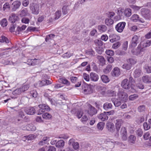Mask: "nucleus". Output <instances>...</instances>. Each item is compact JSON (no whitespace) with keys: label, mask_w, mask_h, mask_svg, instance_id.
Segmentation results:
<instances>
[{"label":"nucleus","mask_w":151,"mask_h":151,"mask_svg":"<svg viewBox=\"0 0 151 151\" xmlns=\"http://www.w3.org/2000/svg\"><path fill=\"white\" fill-rule=\"evenodd\" d=\"M117 96L119 100L122 101L126 102L127 100L128 94L122 89H119Z\"/></svg>","instance_id":"nucleus-1"},{"label":"nucleus","mask_w":151,"mask_h":151,"mask_svg":"<svg viewBox=\"0 0 151 151\" xmlns=\"http://www.w3.org/2000/svg\"><path fill=\"white\" fill-rule=\"evenodd\" d=\"M30 9L32 14L37 15L40 12V6L39 4L32 3L30 4Z\"/></svg>","instance_id":"nucleus-2"},{"label":"nucleus","mask_w":151,"mask_h":151,"mask_svg":"<svg viewBox=\"0 0 151 151\" xmlns=\"http://www.w3.org/2000/svg\"><path fill=\"white\" fill-rule=\"evenodd\" d=\"M39 107L40 109L37 111L38 115L41 114L45 111L50 110V108L48 106L44 104H40L39 105Z\"/></svg>","instance_id":"nucleus-3"},{"label":"nucleus","mask_w":151,"mask_h":151,"mask_svg":"<svg viewBox=\"0 0 151 151\" xmlns=\"http://www.w3.org/2000/svg\"><path fill=\"white\" fill-rule=\"evenodd\" d=\"M141 13L142 16L146 19H149L151 18V13L147 9H142L141 10Z\"/></svg>","instance_id":"nucleus-4"},{"label":"nucleus","mask_w":151,"mask_h":151,"mask_svg":"<svg viewBox=\"0 0 151 151\" xmlns=\"http://www.w3.org/2000/svg\"><path fill=\"white\" fill-rule=\"evenodd\" d=\"M126 23L125 22H122L118 23L115 26L116 30L119 33L122 32L124 29Z\"/></svg>","instance_id":"nucleus-5"},{"label":"nucleus","mask_w":151,"mask_h":151,"mask_svg":"<svg viewBox=\"0 0 151 151\" xmlns=\"http://www.w3.org/2000/svg\"><path fill=\"white\" fill-rule=\"evenodd\" d=\"M84 93L85 94H90L92 92L91 87L90 85L85 84L82 86Z\"/></svg>","instance_id":"nucleus-6"},{"label":"nucleus","mask_w":151,"mask_h":151,"mask_svg":"<svg viewBox=\"0 0 151 151\" xmlns=\"http://www.w3.org/2000/svg\"><path fill=\"white\" fill-rule=\"evenodd\" d=\"M88 107V110H86V111H87V113L89 115L92 116L97 113V110L96 109L91 105L89 104Z\"/></svg>","instance_id":"nucleus-7"},{"label":"nucleus","mask_w":151,"mask_h":151,"mask_svg":"<svg viewBox=\"0 0 151 151\" xmlns=\"http://www.w3.org/2000/svg\"><path fill=\"white\" fill-rule=\"evenodd\" d=\"M139 42L138 36L136 35H134L132 39L131 42L129 45L130 47H135Z\"/></svg>","instance_id":"nucleus-8"},{"label":"nucleus","mask_w":151,"mask_h":151,"mask_svg":"<svg viewBox=\"0 0 151 151\" xmlns=\"http://www.w3.org/2000/svg\"><path fill=\"white\" fill-rule=\"evenodd\" d=\"M121 86L125 89H128L131 87V85L129 83L127 79H125L122 82Z\"/></svg>","instance_id":"nucleus-9"},{"label":"nucleus","mask_w":151,"mask_h":151,"mask_svg":"<svg viewBox=\"0 0 151 151\" xmlns=\"http://www.w3.org/2000/svg\"><path fill=\"white\" fill-rule=\"evenodd\" d=\"M110 41L111 43L116 42L120 39V37L114 34H111L109 37Z\"/></svg>","instance_id":"nucleus-10"},{"label":"nucleus","mask_w":151,"mask_h":151,"mask_svg":"<svg viewBox=\"0 0 151 151\" xmlns=\"http://www.w3.org/2000/svg\"><path fill=\"white\" fill-rule=\"evenodd\" d=\"M21 5V2L20 1H14L12 4V11H16L18 9Z\"/></svg>","instance_id":"nucleus-11"},{"label":"nucleus","mask_w":151,"mask_h":151,"mask_svg":"<svg viewBox=\"0 0 151 151\" xmlns=\"http://www.w3.org/2000/svg\"><path fill=\"white\" fill-rule=\"evenodd\" d=\"M24 110L26 114L29 115H33L35 112V109L32 107L25 108Z\"/></svg>","instance_id":"nucleus-12"},{"label":"nucleus","mask_w":151,"mask_h":151,"mask_svg":"<svg viewBox=\"0 0 151 151\" xmlns=\"http://www.w3.org/2000/svg\"><path fill=\"white\" fill-rule=\"evenodd\" d=\"M19 18L14 13H12L9 16V21L12 23H15L18 21Z\"/></svg>","instance_id":"nucleus-13"},{"label":"nucleus","mask_w":151,"mask_h":151,"mask_svg":"<svg viewBox=\"0 0 151 151\" xmlns=\"http://www.w3.org/2000/svg\"><path fill=\"white\" fill-rule=\"evenodd\" d=\"M121 134L122 139L124 140H126L127 139V130L125 128H122L121 130Z\"/></svg>","instance_id":"nucleus-14"},{"label":"nucleus","mask_w":151,"mask_h":151,"mask_svg":"<svg viewBox=\"0 0 151 151\" xmlns=\"http://www.w3.org/2000/svg\"><path fill=\"white\" fill-rule=\"evenodd\" d=\"M143 50V48L141 45V44H139L135 50L132 52L133 54L135 55H138L141 54V52Z\"/></svg>","instance_id":"nucleus-15"},{"label":"nucleus","mask_w":151,"mask_h":151,"mask_svg":"<svg viewBox=\"0 0 151 151\" xmlns=\"http://www.w3.org/2000/svg\"><path fill=\"white\" fill-rule=\"evenodd\" d=\"M23 129L30 131H35L36 129V128L32 123H31L28 124L25 127H24Z\"/></svg>","instance_id":"nucleus-16"},{"label":"nucleus","mask_w":151,"mask_h":151,"mask_svg":"<svg viewBox=\"0 0 151 151\" xmlns=\"http://www.w3.org/2000/svg\"><path fill=\"white\" fill-rule=\"evenodd\" d=\"M90 77L91 81L94 82L97 81L99 79L98 75L95 73H91L90 74Z\"/></svg>","instance_id":"nucleus-17"},{"label":"nucleus","mask_w":151,"mask_h":151,"mask_svg":"<svg viewBox=\"0 0 151 151\" xmlns=\"http://www.w3.org/2000/svg\"><path fill=\"white\" fill-rule=\"evenodd\" d=\"M139 44L142 48H144L145 47L150 46L151 44V40H148L146 41H142Z\"/></svg>","instance_id":"nucleus-18"},{"label":"nucleus","mask_w":151,"mask_h":151,"mask_svg":"<svg viewBox=\"0 0 151 151\" xmlns=\"http://www.w3.org/2000/svg\"><path fill=\"white\" fill-rule=\"evenodd\" d=\"M106 128L110 132H112L115 129V127L113 123H106Z\"/></svg>","instance_id":"nucleus-19"},{"label":"nucleus","mask_w":151,"mask_h":151,"mask_svg":"<svg viewBox=\"0 0 151 151\" xmlns=\"http://www.w3.org/2000/svg\"><path fill=\"white\" fill-rule=\"evenodd\" d=\"M98 117L99 119L102 121L107 120L108 118L107 115L104 113H102L99 115L98 116Z\"/></svg>","instance_id":"nucleus-20"},{"label":"nucleus","mask_w":151,"mask_h":151,"mask_svg":"<svg viewBox=\"0 0 151 151\" xmlns=\"http://www.w3.org/2000/svg\"><path fill=\"white\" fill-rule=\"evenodd\" d=\"M142 80L143 82L146 83H149L151 82L150 77L147 75L143 76L142 78Z\"/></svg>","instance_id":"nucleus-21"},{"label":"nucleus","mask_w":151,"mask_h":151,"mask_svg":"<svg viewBox=\"0 0 151 151\" xmlns=\"http://www.w3.org/2000/svg\"><path fill=\"white\" fill-rule=\"evenodd\" d=\"M120 74V70L118 68H115L113 70L112 75L114 76H118Z\"/></svg>","instance_id":"nucleus-22"},{"label":"nucleus","mask_w":151,"mask_h":151,"mask_svg":"<svg viewBox=\"0 0 151 151\" xmlns=\"http://www.w3.org/2000/svg\"><path fill=\"white\" fill-rule=\"evenodd\" d=\"M26 27L27 26L25 25H23L21 27L18 26L17 28L16 33L19 34L21 32L24 30Z\"/></svg>","instance_id":"nucleus-23"},{"label":"nucleus","mask_w":151,"mask_h":151,"mask_svg":"<svg viewBox=\"0 0 151 151\" xmlns=\"http://www.w3.org/2000/svg\"><path fill=\"white\" fill-rule=\"evenodd\" d=\"M124 13L126 17H129L132 14V10L130 8H126L124 11Z\"/></svg>","instance_id":"nucleus-24"},{"label":"nucleus","mask_w":151,"mask_h":151,"mask_svg":"<svg viewBox=\"0 0 151 151\" xmlns=\"http://www.w3.org/2000/svg\"><path fill=\"white\" fill-rule=\"evenodd\" d=\"M111 100L115 106L118 107L121 104V102L117 99L112 98Z\"/></svg>","instance_id":"nucleus-25"},{"label":"nucleus","mask_w":151,"mask_h":151,"mask_svg":"<svg viewBox=\"0 0 151 151\" xmlns=\"http://www.w3.org/2000/svg\"><path fill=\"white\" fill-rule=\"evenodd\" d=\"M59 81L60 82L64 84H66L67 86H69L70 84V82L65 78H60L59 79Z\"/></svg>","instance_id":"nucleus-26"},{"label":"nucleus","mask_w":151,"mask_h":151,"mask_svg":"<svg viewBox=\"0 0 151 151\" xmlns=\"http://www.w3.org/2000/svg\"><path fill=\"white\" fill-rule=\"evenodd\" d=\"M59 81L60 82L64 84H66L67 86H69L70 84V82L65 78H60L59 79Z\"/></svg>","instance_id":"nucleus-27"},{"label":"nucleus","mask_w":151,"mask_h":151,"mask_svg":"<svg viewBox=\"0 0 151 151\" xmlns=\"http://www.w3.org/2000/svg\"><path fill=\"white\" fill-rule=\"evenodd\" d=\"M112 106V104L108 102L105 103L103 105V108L106 110H107L109 109H111Z\"/></svg>","instance_id":"nucleus-28"},{"label":"nucleus","mask_w":151,"mask_h":151,"mask_svg":"<svg viewBox=\"0 0 151 151\" xmlns=\"http://www.w3.org/2000/svg\"><path fill=\"white\" fill-rule=\"evenodd\" d=\"M106 24L108 26H110L114 24V21L112 19L106 18L105 20Z\"/></svg>","instance_id":"nucleus-29"},{"label":"nucleus","mask_w":151,"mask_h":151,"mask_svg":"<svg viewBox=\"0 0 151 151\" xmlns=\"http://www.w3.org/2000/svg\"><path fill=\"white\" fill-rule=\"evenodd\" d=\"M98 28L99 31L101 32H105L107 29L106 27L104 25H99Z\"/></svg>","instance_id":"nucleus-30"},{"label":"nucleus","mask_w":151,"mask_h":151,"mask_svg":"<svg viewBox=\"0 0 151 151\" xmlns=\"http://www.w3.org/2000/svg\"><path fill=\"white\" fill-rule=\"evenodd\" d=\"M141 71L139 69H136L134 71V75L135 78L139 77L141 74Z\"/></svg>","instance_id":"nucleus-31"},{"label":"nucleus","mask_w":151,"mask_h":151,"mask_svg":"<svg viewBox=\"0 0 151 151\" xmlns=\"http://www.w3.org/2000/svg\"><path fill=\"white\" fill-rule=\"evenodd\" d=\"M0 24L3 27H5L8 24V22L7 19L4 18L0 21Z\"/></svg>","instance_id":"nucleus-32"},{"label":"nucleus","mask_w":151,"mask_h":151,"mask_svg":"<svg viewBox=\"0 0 151 151\" xmlns=\"http://www.w3.org/2000/svg\"><path fill=\"white\" fill-rule=\"evenodd\" d=\"M112 69V65H108L106 68L103 70L105 74L109 73Z\"/></svg>","instance_id":"nucleus-33"},{"label":"nucleus","mask_w":151,"mask_h":151,"mask_svg":"<svg viewBox=\"0 0 151 151\" xmlns=\"http://www.w3.org/2000/svg\"><path fill=\"white\" fill-rule=\"evenodd\" d=\"M97 58L101 63V65H104L105 64V60L103 56L99 55L97 57Z\"/></svg>","instance_id":"nucleus-34"},{"label":"nucleus","mask_w":151,"mask_h":151,"mask_svg":"<svg viewBox=\"0 0 151 151\" xmlns=\"http://www.w3.org/2000/svg\"><path fill=\"white\" fill-rule=\"evenodd\" d=\"M10 8V6L8 3H6L3 5V9L4 11H8Z\"/></svg>","instance_id":"nucleus-35"},{"label":"nucleus","mask_w":151,"mask_h":151,"mask_svg":"<svg viewBox=\"0 0 151 151\" xmlns=\"http://www.w3.org/2000/svg\"><path fill=\"white\" fill-rule=\"evenodd\" d=\"M101 79L102 81L104 83H107L109 81V80L107 76L105 75H103L101 76Z\"/></svg>","instance_id":"nucleus-36"},{"label":"nucleus","mask_w":151,"mask_h":151,"mask_svg":"<svg viewBox=\"0 0 151 151\" xmlns=\"http://www.w3.org/2000/svg\"><path fill=\"white\" fill-rule=\"evenodd\" d=\"M95 49L96 52L99 54H101L104 52V49L102 47L98 46Z\"/></svg>","instance_id":"nucleus-37"},{"label":"nucleus","mask_w":151,"mask_h":151,"mask_svg":"<svg viewBox=\"0 0 151 151\" xmlns=\"http://www.w3.org/2000/svg\"><path fill=\"white\" fill-rule=\"evenodd\" d=\"M64 145V142L63 140H60L56 142V146L58 147H63Z\"/></svg>","instance_id":"nucleus-38"},{"label":"nucleus","mask_w":151,"mask_h":151,"mask_svg":"<svg viewBox=\"0 0 151 151\" xmlns=\"http://www.w3.org/2000/svg\"><path fill=\"white\" fill-rule=\"evenodd\" d=\"M145 72L147 73H151V66L148 65H145L144 67Z\"/></svg>","instance_id":"nucleus-39"},{"label":"nucleus","mask_w":151,"mask_h":151,"mask_svg":"<svg viewBox=\"0 0 151 151\" xmlns=\"http://www.w3.org/2000/svg\"><path fill=\"white\" fill-rule=\"evenodd\" d=\"M139 17L137 14H134L132 16L131 18L132 20L134 22H137L139 19Z\"/></svg>","instance_id":"nucleus-40"},{"label":"nucleus","mask_w":151,"mask_h":151,"mask_svg":"<svg viewBox=\"0 0 151 151\" xmlns=\"http://www.w3.org/2000/svg\"><path fill=\"white\" fill-rule=\"evenodd\" d=\"M127 62L132 66L136 64L137 63L136 60L133 58H129L127 60Z\"/></svg>","instance_id":"nucleus-41"},{"label":"nucleus","mask_w":151,"mask_h":151,"mask_svg":"<svg viewBox=\"0 0 151 151\" xmlns=\"http://www.w3.org/2000/svg\"><path fill=\"white\" fill-rule=\"evenodd\" d=\"M69 6V5H68L66 6V5H65L63 6L62 8V12L63 14H66L68 13V11L69 10L68 9H67V7Z\"/></svg>","instance_id":"nucleus-42"},{"label":"nucleus","mask_w":151,"mask_h":151,"mask_svg":"<svg viewBox=\"0 0 151 151\" xmlns=\"http://www.w3.org/2000/svg\"><path fill=\"white\" fill-rule=\"evenodd\" d=\"M42 117L44 119H50L52 117V116L50 114L47 113H45L42 115Z\"/></svg>","instance_id":"nucleus-43"},{"label":"nucleus","mask_w":151,"mask_h":151,"mask_svg":"<svg viewBox=\"0 0 151 151\" xmlns=\"http://www.w3.org/2000/svg\"><path fill=\"white\" fill-rule=\"evenodd\" d=\"M29 88V85L26 84L22 86V87L20 88L21 89L22 92L27 90Z\"/></svg>","instance_id":"nucleus-44"},{"label":"nucleus","mask_w":151,"mask_h":151,"mask_svg":"<svg viewBox=\"0 0 151 151\" xmlns=\"http://www.w3.org/2000/svg\"><path fill=\"white\" fill-rule=\"evenodd\" d=\"M37 59H29L27 60L28 64L30 65H34L36 64Z\"/></svg>","instance_id":"nucleus-45"},{"label":"nucleus","mask_w":151,"mask_h":151,"mask_svg":"<svg viewBox=\"0 0 151 151\" xmlns=\"http://www.w3.org/2000/svg\"><path fill=\"white\" fill-rule=\"evenodd\" d=\"M55 36V35L54 34H50L48 35L45 38V41L46 42H47L50 40L52 39Z\"/></svg>","instance_id":"nucleus-46"},{"label":"nucleus","mask_w":151,"mask_h":151,"mask_svg":"<svg viewBox=\"0 0 151 151\" xmlns=\"http://www.w3.org/2000/svg\"><path fill=\"white\" fill-rule=\"evenodd\" d=\"M131 65L128 63H124L122 66V68L123 69H125L127 70H129L131 69Z\"/></svg>","instance_id":"nucleus-47"},{"label":"nucleus","mask_w":151,"mask_h":151,"mask_svg":"<svg viewBox=\"0 0 151 151\" xmlns=\"http://www.w3.org/2000/svg\"><path fill=\"white\" fill-rule=\"evenodd\" d=\"M115 14L114 12H109L107 14V17L110 19H112L114 17L115 15Z\"/></svg>","instance_id":"nucleus-48"},{"label":"nucleus","mask_w":151,"mask_h":151,"mask_svg":"<svg viewBox=\"0 0 151 151\" xmlns=\"http://www.w3.org/2000/svg\"><path fill=\"white\" fill-rule=\"evenodd\" d=\"M83 114V111L81 109H78L76 112V116L79 119L81 117Z\"/></svg>","instance_id":"nucleus-49"},{"label":"nucleus","mask_w":151,"mask_h":151,"mask_svg":"<svg viewBox=\"0 0 151 151\" xmlns=\"http://www.w3.org/2000/svg\"><path fill=\"white\" fill-rule=\"evenodd\" d=\"M129 141L132 143H134L136 140V137L134 135H131L129 137Z\"/></svg>","instance_id":"nucleus-50"},{"label":"nucleus","mask_w":151,"mask_h":151,"mask_svg":"<svg viewBox=\"0 0 151 151\" xmlns=\"http://www.w3.org/2000/svg\"><path fill=\"white\" fill-rule=\"evenodd\" d=\"M106 53L108 55L112 56L114 55V52L111 50H106L105 51Z\"/></svg>","instance_id":"nucleus-51"},{"label":"nucleus","mask_w":151,"mask_h":151,"mask_svg":"<svg viewBox=\"0 0 151 151\" xmlns=\"http://www.w3.org/2000/svg\"><path fill=\"white\" fill-rule=\"evenodd\" d=\"M138 96L137 94H134L130 96H129V99L130 100L133 101L137 98Z\"/></svg>","instance_id":"nucleus-52"},{"label":"nucleus","mask_w":151,"mask_h":151,"mask_svg":"<svg viewBox=\"0 0 151 151\" xmlns=\"http://www.w3.org/2000/svg\"><path fill=\"white\" fill-rule=\"evenodd\" d=\"M22 93L21 89L20 88H18L16 89L12 92V94L14 95H19Z\"/></svg>","instance_id":"nucleus-53"},{"label":"nucleus","mask_w":151,"mask_h":151,"mask_svg":"<svg viewBox=\"0 0 151 151\" xmlns=\"http://www.w3.org/2000/svg\"><path fill=\"white\" fill-rule=\"evenodd\" d=\"M105 123H98L97 127L99 130H102L104 126Z\"/></svg>","instance_id":"nucleus-54"},{"label":"nucleus","mask_w":151,"mask_h":151,"mask_svg":"<svg viewBox=\"0 0 151 151\" xmlns=\"http://www.w3.org/2000/svg\"><path fill=\"white\" fill-rule=\"evenodd\" d=\"M73 147L74 149L78 150L79 147V144L78 142H75L72 144Z\"/></svg>","instance_id":"nucleus-55"},{"label":"nucleus","mask_w":151,"mask_h":151,"mask_svg":"<svg viewBox=\"0 0 151 151\" xmlns=\"http://www.w3.org/2000/svg\"><path fill=\"white\" fill-rule=\"evenodd\" d=\"M121 43L119 42H117L114 43L112 46V47L115 49H117L120 45Z\"/></svg>","instance_id":"nucleus-56"},{"label":"nucleus","mask_w":151,"mask_h":151,"mask_svg":"<svg viewBox=\"0 0 151 151\" xmlns=\"http://www.w3.org/2000/svg\"><path fill=\"white\" fill-rule=\"evenodd\" d=\"M129 6L135 11H138L141 8V7L133 5H131Z\"/></svg>","instance_id":"nucleus-57"},{"label":"nucleus","mask_w":151,"mask_h":151,"mask_svg":"<svg viewBox=\"0 0 151 151\" xmlns=\"http://www.w3.org/2000/svg\"><path fill=\"white\" fill-rule=\"evenodd\" d=\"M1 41H2L1 42H5L7 43H8L9 42V40L8 39L4 36H1Z\"/></svg>","instance_id":"nucleus-58"},{"label":"nucleus","mask_w":151,"mask_h":151,"mask_svg":"<svg viewBox=\"0 0 151 151\" xmlns=\"http://www.w3.org/2000/svg\"><path fill=\"white\" fill-rule=\"evenodd\" d=\"M21 22L22 23L25 24H28L29 22V19L28 18L24 17L22 19Z\"/></svg>","instance_id":"nucleus-59"},{"label":"nucleus","mask_w":151,"mask_h":151,"mask_svg":"<svg viewBox=\"0 0 151 151\" xmlns=\"http://www.w3.org/2000/svg\"><path fill=\"white\" fill-rule=\"evenodd\" d=\"M145 106L144 105H142L139 106L138 108V110L139 112H141L145 111Z\"/></svg>","instance_id":"nucleus-60"},{"label":"nucleus","mask_w":151,"mask_h":151,"mask_svg":"<svg viewBox=\"0 0 151 151\" xmlns=\"http://www.w3.org/2000/svg\"><path fill=\"white\" fill-rule=\"evenodd\" d=\"M30 94L33 97L36 98L37 97V92L35 90L32 91L30 92Z\"/></svg>","instance_id":"nucleus-61"},{"label":"nucleus","mask_w":151,"mask_h":151,"mask_svg":"<svg viewBox=\"0 0 151 151\" xmlns=\"http://www.w3.org/2000/svg\"><path fill=\"white\" fill-rule=\"evenodd\" d=\"M83 77L84 79L86 81H88L90 80V78L89 75L86 73H84L83 74Z\"/></svg>","instance_id":"nucleus-62"},{"label":"nucleus","mask_w":151,"mask_h":151,"mask_svg":"<svg viewBox=\"0 0 151 151\" xmlns=\"http://www.w3.org/2000/svg\"><path fill=\"white\" fill-rule=\"evenodd\" d=\"M36 136L33 134H30L28 136H27V138L28 140H32L35 138Z\"/></svg>","instance_id":"nucleus-63"},{"label":"nucleus","mask_w":151,"mask_h":151,"mask_svg":"<svg viewBox=\"0 0 151 151\" xmlns=\"http://www.w3.org/2000/svg\"><path fill=\"white\" fill-rule=\"evenodd\" d=\"M78 80V78L76 77L71 76L70 77V80L71 82L73 83H76Z\"/></svg>","instance_id":"nucleus-64"}]
</instances>
